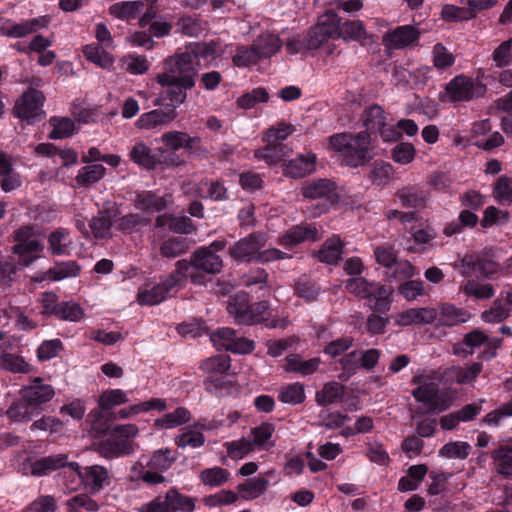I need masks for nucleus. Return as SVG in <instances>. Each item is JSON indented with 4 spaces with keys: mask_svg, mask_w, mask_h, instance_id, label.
<instances>
[{
    "mask_svg": "<svg viewBox=\"0 0 512 512\" xmlns=\"http://www.w3.org/2000/svg\"><path fill=\"white\" fill-rule=\"evenodd\" d=\"M195 500L180 494L176 489H170L165 496H158L144 505L141 512H193Z\"/></svg>",
    "mask_w": 512,
    "mask_h": 512,
    "instance_id": "nucleus-7",
    "label": "nucleus"
},
{
    "mask_svg": "<svg viewBox=\"0 0 512 512\" xmlns=\"http://www.w3.org/2000/svg\"><path fill=\"white\" fill-rule=\"evenodd\" d=\"M397 195L404 206L411 208L424 207L429 198L425 190L415 186L405 187Z\"/></svg>",
    "mask_w": 512,
    "mask_h": 512,
    "instance_id": "nucleus-36",
    "label": "nucleus"
},
{
    "mask_svg": "<svg viewBox=\"0 0 512 512\" xmlns=\"http://www.w3.org/2000/svg\"><path fill=\"white\" fill-rule=\"evenodd\" d=\"M494 196L501 203H512V177L501 176L497 179Z\"/></svg>",
    "mask_w": 512,
    "mask_h": 512,
    "instance_id": "nucleus-64",
    "label": "nucleus"
},
{
    "mask_svg": "<svg viewBox=\"0 0 512 512\" xmlns=\"http://www.w3.org/2000/svg\"><path fill=\"white\" fill-rule=\"evenodd\" d=\"M199 477L204 485L215 487L228 481L229 472L221 467H213L202 470Z\"/></svg>",
    "mask_w": 512,
    "mask_h": 512,
    "instance_id": "nucleus-56",
    "label": "nucleus"
},
{
    "mask_svg": "<svg viewBox=\"0 0 512 512\" xmlns=\"http://www.w3.org/2000/svg\"><path fill=\"white\" fill-rule=\"evenodd\" d=\"M44 101L45 97L41 91L30 88L16 100L13 113L21 120L33 122L44 116Z\"/></svg>",
    "mask_w": 512,
    "mask_h": 512,
    "instance_id": "nucleus-9",
    "label": "nucleus"
},
{
    "mask_svg": "<svg viewBox=\"0 0 512 512\" xmlns=\"http://www.w3.org/2000/svg\"><path fill=\"white\" fill-rule=\"evenodd\" d=\"M269 100V94L265 88L259 87L252 91L243 94L237 99V106L241 109H250L257 103L267 102Z\"/></svg>",
    "mask_w": 512,
    "mask_h": 512,
    "instance_id": "nucleus-60",
    "label": "nucleus"
},
{
    "mask_svg": "<svg viewBox=\"0 0 512 512\" xmlns=\"http://www.w3.org/2000/svg\"><path fill=\"white\" fill-rule=\"evenodd\" d=\"M512 312L510 304L505 296L497 298L493 301L491 307L481 314V319L486 323H499L507 319Z\"/></svg>",
    "mask_w": 512,
    "mask_h": 512,
    "instance_id": "nucleus-33",
    "label": "nucleus"
},
{
    "mask_svg": "<svg viewBox=\"0 0 512 512\" xmlns=\"http://www.w3.org/2000/svg\"><path fill=\"white\" fill-rule=\"evenodd\" d=\"M189 418L190 412L186 408L179 407L175 411L165 414L162 418L156 419L155 426L171 429L186 423Z\"/></svg>",
    "mask_w": 512,
    "mask_h": 512,
    "instance_id": "nucleus-47",
    "label": "nucleus"
},
{
    "mask_svg": "<svg viewBox=\"0 0 512 512\" xmlns=\"http://www.w3.org/2000/svg\"><path fill=\"white\" fill-rule=\"evenodd\" d=\"M341 34V21L333 10L326 11L319 16L318 22L308 32V48L318 49L329 39H339Z\"/></svg>",
    "mask_w": 512,
    "mask_h": 512,
    "instance_id": "nucleus-5",
    "label": "nucleus"
},
{
    "mask_svg": "<svg viewBox=\"0 0 512 512\" xmlns=\"http://www.w3.org/2000/svg\"><path fill=\"white\" fill-rule=\"evenodd\" d=\"M67 455L58 454L43 457L30 464L31 474L34 476H42L56 469L69 466Z\"/></svg>",
    "mask_w": 512,
    "mask_h": 512,
    "instance_id": "nucleus-31",
    "label": "nucleus"
},
{
    "mask_svg": "<svg viewBox=\"0 0 512 512\" xmlns=\"http://www.w3.org/2000/svg\"><path fill=\"white\" fill-rule=\"evenodd\" d=\"M441 17L447 22H460L473 19V13H471L469 7L447 4L442 8Z\"/></svg>",
    "mask_w": 512,
    "mask_h": 512,
    "instance_id": "nucleus-63",
    "label": "nucleus"
},
{
    "mask_svg": "<svg viewBox=\"0 0 512 512\" xmlns=\"http://www.w3.org/2000/svg\"><path fill=\"white\" fill-rule=\"evenodd\" d=\"M79 271L80 267L76 262H62L47 270L41 277L37 278V280L43 281L45 279H50L53 281H59L68 277H75L78 275Z\"/></svg>",
    "mask_w": 512,
    "mask_h": 512,
    "instance_id": "nucleus-38",
    "label": "nucleus"
},
{
    "mask_svg": "<svg viewBox=\"0 0 512 512\" xmlns=\"http://www.w3.org/2000/svg\"><path fill=\"white\" fill-rule=\"evenodd\" d=\"M119 215V209L114 202H105L103 208L98 211L97 215L92 217L89 227L93 237L97 239L111 237V228L114 220Z\"/></svg>",
    "mask_w": 512,
    "mask_h": 512,
    "instance_id": "nucleus-15",
    "label": "nucleus"
},
{
    "mask_svg": "<svg viewBox=\"0 0 512 512\" xmlns=\"http://www.w3.org/2000/svg\"><path fill=\"white\" fill-rule=\"evenodd\" d=\"M189 249V244L186 239L180 237H171L159 246V251L162 257L176 258L185 254Z\"/></svg>",
    "mask_w": 512,
    "mask_h": 512,
    "instance_id": "nucleus-42",
    "label": "nucleus"
},
{
    "mask_svg": "<svg viewBox=\"0 0 512 512\" xmlns=\"http://www.w3.org/2000/svg\"><path fill=\"white\" fill-rule=\"evenodd\" d=\"M156 80L167 90L158 95L154 105L166 108L143 113L136 121V127L142 130H152L171 123L177 117L176 107L186 99V90L195 84L194 72L184 66H170L167 71L158 74Z\"/></svg>",
    "mask_w": 512,
    "mask_h": 512,
    "instance_id": "nucleus-1",
    "label": "nucleus"
},
{
    "mask_svg": "<svg viewBox=\"0 0 512 512\" xmlns=\"http://www.w3.org/2000/svg\"><path fill=\"white\" fill-rule=\"evenodd\" d=\"M291 149L283 144L268 145L255 151V157L265 160L268 164H276L290 155Z\"/></svg>",
    "mask_w": 512,
    "mask_h": 512,
    "instance_id": "nucleus-40",
    "label": "nucleus"
},
{
    "mask_svg": "<svg viewBox=\"0 0 512 512\" xmlns=\"http://www.w3.org/2000/svg\"><path fill=\"white\" fill-rule=\"evenodd\" d=\"M497 473L512 477V448L501 447L492 453Z\"/></svg>",
    "mask_w": 512,
    "mask_h": 512,
    "instance_id": "nucleus-44",
    "label": "nucleus"
},
{
    "mask_svg": "<svg viewBox=\"0 0 512 512\" xmlns=\"http://www.w3.org/2000/svg\"><path fill=\"white\" fill-rule=\"evenodd\" d=\"M412 383L418 384L412 391V396L417 402L424 404L429 412L440 413L450 407L451 400L438 387L442 383L440 370H429L415 375Z\"/></svg>",
    "mask_w": 512,
    "mask_h": 512,
    "instance_id": "nucleus-2",
    "label": "nucleus"
},
{
    "mask_svg": "<svg viewBox=\"0 0 512 512\" xmlns=\"http://www.w3.org/2000/svg\"><path fill=\"white\" fill-rule=\"evenodd\" d=\"M315 163V154L300 155L296 159L284 163L283 172L285 175L293 178L304 177L315 170Z\"/></svg>",
    "mask_w": 512,
    "mask_h": 512,
    "instance_id": "nucleus-28",
    "label": "nucleus"
},
{
    "mask_svg": "<svg viewBox=\"0 0 512 512\" xmlns=\"http://www.w3.org/2000/svg\"><path fill=\"white\" fill-rule=\"evenodd\" d=\"M371 150V137L368 131L352 134L344 161L351 167L364 165L372 158Z\"/></svg>",
    "mask_w": 512,
    "mask_h": 512,
    "instance_id": "nucleus-12",
    "label": "nucleus"
},
{
    "mask_svg": "<svg viewBox=\"0 0 512 512\" xmlns=\"http://www.w3.org/2000/svg\"><path fill=\"white\" fill-rule=\"evenodd\" d=\"M393 292L392 287L382 284L379 286L372 296V299L375 300V303L371 306L373 313H387L390 311Z\"/></svg>",
    "mask_w": 512,
    "mask_h": 512,
    "instance_id": "nucleus-48",
    "label": "nucleus"
},
{
    "mask_svg": "<svg viewBox=\"0 0 512 512\" xmlns=\"http://www.w3.org/2000/svg\"><path fill=\"white\" fill-rule=\"evenodd\" d=\"M319 238L320 233L316 227L312 225H298L292 227L289 231L284 233L278 239V243L282 246L292 248L304 241H316Z\"/></svg>",
    "mask_w": 512,
    "mask_h": 512,
    "instance_id": "nucleus-25",
    "label": "nucleus"
},
{
    "mask_svg": "<svg viewBox=\"0 0 512 512\" xmlns=\"http://www.w3.org/2000/svg\"><path fill=\"white\" fill-rule=\"evenodd\" d=\"M143 6L144 4L140 1H123L112 5L110 12L114 16L122 19L136 18Z\"/></svg>",
    "mask_w": 512,
    "mask_h": 512,
    "instance_id": "nucleus-54",
    "label": "nucleus"
},
{
    "mask_svg": "<svg viewBox=\"0 0 512 512\" xmlns=\"http://www.w3.org/2000/svg\"><path fill=\"white\" fill-rule=\"evenodd\" d=\"M84 316L85 314L80 304L72 301L61 302L56 314L58 319L71 322H78Z\"/></svg>",
    "mask_w": 512,
    "mask_h": 512,
    "instance_id": "nucleus-58",
    "label": "nucleus"
},
{
    "mask_svg": "<svg viewBox=\"0 0 512 512\" xmlns=\"http://www.w3.org/2000/svg\"><path fill=\"white\" fill-rule=\"evenodd\" d=\"M97 452L104 458L113 459L133 452L131 440L119 438L110 432L109 436L97 445Z\"/></svg>",
    "mask_w": 512,
    "mask_h": 512,
    "instance_id": "nucleus-21",
    "label": "nucleus"
},
{
    "mask_svg": "<svg viewBox=\"0 0 512 512\" xmlns=\"http://www.w3.org/2000/svg\"><path fill=\"white\" fill-rule=\"evenodd\" d=\"M478 93L483 92L482 85L474 86L469 78L458 76L446 87V92L452 101H468Z\"/></svg>",
    "mask_w": 512,
    "mask_h": 512,
    "instance_id": "nucleus-23",
    "label": "nucleus"
},
{
    "mask_svg": "<svg viewBox=\"0 0 512 512\" xmlns=\"http://www.w3.org/2000/svg\"><path fill=\"white\" fill-rule=\"evenodd\" d=\"M344 395V386L338 382L332 381L326 383L322 390L316 393V401L319 405L326 406L341 401Z\"/></svg>",
    "mask_w": 512,
    "mask_h": 512,
    "instance_id": "nucleus-37",
    "label": "nucleus"
},
{
    "mask_svg": "<svg viewBox=\"0 0 512 512\" xmlns=\"http://www.w3.org/2000/svg\"><path fill=\"white\" fill-rule=\"evenodd\" d=\"M342 38L344 41L355 40L364 41L367 39V32L364 24L360 20H348L341 24V34L339 39Z\"/></svg>",
    "mask_w": 512,
    "mask_h": 512,
    "instance_id": "nucleus-45",
    "label": "nucleus"
},
{
    "mask_svg": "<svg viewBox=\"0 0 512 512\" xmlns=\"http://www.w3.org/2000/svg\"><path fill=\"white\" fill-rule=\"evenodd\" d=\"M53 130L49 137L51 139H62L70 137L75 130L74 121L70 118H57L54 117L50 120Z\"/></svg>",
    "mask_w": 512,
    "mask_h": 512,
    "instance_id": "nucleus-62",
    "label": "nucleus"
},
{
    "mask_svg": "<svg viewBox=\"0 0 512 512\" xmlns=\"http://www.w3.org/2000/svg\"><path fill=\"white\" fill-rule=\"evenodd\" d=\"M126 402H128L126 393L120 389L106 390L98 399L99 408L103 411Z\"/></svg>",
    "mask_w": 512,
    "mask_h": 512,
    "instance_id": "nucleus-57",
    "label": "nucleus"
},
{
    "mask_svg": "<svg viewBox=\"0 0 512 512\" xmlns=\"http://www.w3.org/2000/svg\"><path fill=\"white\" fill-rule=\"evenodd\" d=\"M294 131L295 127L293 125L281 122L266 131L264 141L268 145L282 144L281 142L287 139Z\"/></svg>",
    "mask_w": 512,
    "mask_h": 512,
    "instance_id": "nucleus-52",
    "label": "nucleus"
},
{
    "mask_svg": "<svg viewBox=\"0 0 512 512\" xmlns=\"http://www.w3.org/2000/svg\"><path fill=\"white\" fill-rule=\"evenodd\" d=\"M282 46L280 38L272 33L258 36L250 47L239 46L233 56V64H257L259 60L274 55Z\"/></svg>",
    "mask_w": 512,
    "mask_h": 512,
    "instance_id": "nucleus-3",
    "label": "nucleus"
},
{
    "mask_svg": "<svg viewBox=\"0 0 512 512\" xmlns=\"http://www.w3.org/2000/svg\"><path fill=\"white\" fill-rule=\"evenodd\" d=\"M176 270L172 272L162 283L144 285L138 293V301L141 305H156L166 299L168 292L181 283L180 273L187 269L185 262H176Z\"/></svg>",
    "mask_w": 512,
    "mask_h": 512,
    "instance_id": "nucleus-6",
    "label": "nucleus"
},
{
    "mask_svg": "<svg viewBox=\"0 0 512 512\" xmlns=\"http://www.w3.org/2000/svg\"><path fill=\"white\" fill-rule=\"evenodd\" d=\"M106 168L102 164H91L82 167L75 180L79 185L89 186L103 178Z\"/></svg>",
    "mask_w": 512,
    "mask_h": 512,
    "instance_id": "nucleus-43",
    "label": "nucleus"
},
{
    "mask_svg": "<svg viewBox=\"0 0 512 512\" xmlns=\"http://www.w3.org/2000/svg\"><path fill=\"white\" fill-rule=\"evenodd\" d=\"M279 400L286 404L297 405L304 401L305 390L300 383H292L281 389Z\"/></svg>",
    "mask_w": 512,
    "mask_h": 512,
    "instance_id": "nucleus-55",
    "label": "nucleus"
},
{
    "mask_svg": "<svg viewBox=\"0 0 512 512\" xmlns=\"http://www.w3.org/2000/svg\"><path fill=\"white\" fill-rule=\"evenodd\" d=\"M482 372V364L474 362L468 367L451 366L440 371L441 381L444 380L445 384H468L474 381Z\"/></svg>",
    "mask_w": 512,
    "mask_h": 512,
    "instance_id": "nucleus-19",
    "label": "nucleus"
},
{
    "mask_svg": "<svg viewBox=\"0 0 512 512\" xmlns=\"http://www.w3.org/2000/svg\"><path fill=\"white\" fill-rule=\"evenodd\" d=\"M217 52L218 44L214 41L193 42L186 45L183 50L178 49L175 59H166L164 64H198L199 58L214 56Z\"/></svg>",
    "mask_w": 512,
    "mask_h": 512,
    "instance_id": "nucleus-11",
    "label": "nucleus"
},
{
    "mask_svg": "<svg viewBox=\"0 0 512 512\" xmlns=\"http://www.w3.org/2000/svg\"><path fill=\"white\" fill-rule=\"evenodd\" d=\"M267 237L262 232H255L234 243L229 249L230 256L237 261H258L259 251L265 246Z\"/></svg>",
    "mask_w": 512,
    "mask_h": 512,
    "instance_id": "nucleus-10",
    "label": "nucleus"
},
{
    "mask_svg": "<svg viewBox=\"0 0 512 512\" xmlns=\"http://www.w3.org/2000/svg\"><path fill=\"white\" fill-rule=\"evenodd\" d=\"M433 309L435 312L434 323L436 322L437 326L454 327L468 322L471 318V314L467 310L450 303H442Z\"/></svg>",
    "mask_w": 512,
    "mask_h": 512,
    "instance_id": "nucleus-18",
    "label": "nucleus"
},
{
    "mask_svg": "<svg viewBox=\"0 0 512 512\" xmlns=\"http://www.w3.org/2000/svg\"><path fill=\"white\" fill-rule=\"evenodd\" d=\"M302 194L308 199H327L332 203L338 198L335 184L328 179H318L305 183L302 187Z\"/></svg>",
    "mask_w": 512,
    "mask_h": 512,
    "instance_id": "nucleus-24",
    "label": "nucleus"
},
{
    "mask_svg": "<svg viewBox=\"0 0 512 512\" xmlns=\"http://www.w3.org/2000/svg\"><path fill=\"white\" fill-rule=\"evenodd\" d=\"M69 467L77 472L92 493H98L105 486L110 484V473L107 468L101 465L88 466L83 473L80 471V466L76 462H70Z\"/></svg>",
    "mask_w": 512,
    "mask_h": 512,
    "instance_id": "nucleus-17",
    "label": "nucleus"
},
{
    "mask_svg": "<svg viewBox=\"0 0 512 512\" xmlns=\"http://www.w3.org/2000/svg\"><path fill=\"white\" fill-rule=\"evenodd\" d=\"M268 308L269 305L266 301L253 304L248 308L247 316L240 319V324L252 325L268 321V317L266 316Z\"/></svg>",
    "mask_w": 512,
    "mask_h": 512,
    "instance_id": "nucleus-61",
    "label": "nucleus"
},
{
    "mask_svg": "<svg viewBox=\"0 0 512 512\" xmlns=\"http://www.w3.org/2000/svg\"><path fill=\"white\" fill-rule=\"evenodd\" d=\"M381 284L378 282H370L364 277L349 278L345 282V288L348 293L359 299L372 300L373 294Z\"/></svg>",
    "mask_w": 512,
    "mask_h": 512,
    "instance_id": "nucleus-29",
    "label": "nucleus"
},
{
    "mask_svg": "<svg viewBox=\"0 0 512 512\" xmlns=\"http://www.w3.org/2000/svg\"><path fill=\"white\" fill-rule=\"evenodd\" d=\"M200 369L209 375L208 380L205 382L208 392L223 395L227 386L231 385L228 381H220L218 379L219 376L226 374L230 369L229 356L217 355L207 358L201 363Z\"/></svg>",
    "mask_w": 512,
    "mask_h": 512,
    "instance_id": "nucleus-8",
    "label": "nucleus"
},
{
    "mask_svg": "<svg viewBox=\"0 0 512 512\" xmlns=\"http://www.w3.org/2000/svg\"><path fill=\"white\" fill-rule=\"evenodd\" d=\"M83 54L86 60L92 64H112L114 61L111 54L98 43L85 45L83 47Z\"/></svg>",
    "mask_w": 512,
    "mask_h": 512,
    "instance_id": "nucleus-51",
    "label": "nucleus"
},
{
    "mask_svg": "<svg viewBox=\"0 0 512 512\" xmlns=\"http://www.w3.org/2000/svg\"><path fill=\"white\" fill-rule=\"evenodd\" d=\"M54 395V388L45 384L40 377H35L29 385L23 386L19 391V396L23 397L39 412L42 411V405L52 400Z\"/></svg>",
    "mask_w": 512,
    "mask_h": 512,
    "instance_id": "nucleus-16",
    "label": "nucleus"
},
{
    "mask_svg": "<svg viewBox=\"0 0 512 512\" xmlns=\"http://www.w3.org/2000/svg\"><path fill=\"white\" fill-rule=\"evenodd\" d=\"M362 120L367 130L377 131L387 121V116L379 105H371L366 108Z\"/></svg>",
    "mask_w": 512,
    "mask_h": 512,
    "instance_id": "nucleus-46",
    "label": "nucleus"
},
{
    "mask_svg": "<svg viewBox=\"0 0 512 512\" xmlns=\"http://www.w3.org/2000/svg\"><path fill=\"white\" fill-rule=\"evenodd\" d=\"M170 196H158L152 191L137 193L134 199V207L145 213H155L164 210Z\"/></svg>",
    "mask_w": 512,
    "mask_h": 512,
    "instance_id": "nucleus-26",
    "label": "nucleus"
},
{
    "mask_svg": "<svg viewBox=\"0 0 512 512\" xmlns=\"http://www.w3.org/2000/svg\"><path fill=\"white\" fill-rule=\"evenodd\" d=\"M178 262L187 264V269L180 273L181 280L184 279L185 273L190 269L201 270L207 274H217L223 267L222 259L211 248H200L191 255L190 261L179 260Z\"/></svg>",
    "mask_w": 512,
    "mask_h": 512,
    "instance_id": "nucleus-14",
    "label": "nucleus"
},
{
    "mask_svg": "<svg viewBox=\"0 0 512 512\" xmlns=\"http://www.w3.org/2000/svg\"><path fill=\"white\" fill-rule=\"evenodd\" d=\"M48 23V16H39L37 18L27 19L20 23L12 24L6 29V31L2 32V35L13 38L25 37L47 27Z\"/></svg>",
    "mask_w": 512,
    "mask_h": 512,
    "instance_id": "nucleus-27",
    "label": "nucleus"
},
{
    "mask_svg": "<svg viewBox=\"0 0 512 512\" xmlns=\"http://www.w3.org/2000/svg\"><path fill=\"white\" fill-rule=\"evenodd\" d=\"M8 347L6 343L0 346L3 350L0 354V368L11 373L27 374L31 372L32 366L23 357L7 352Z\"/></svg>",
    "mask_w": 512,
    "mask_h": 512,
    "instance_id": "nucleus-30",
    "label": "nucleus"
},
{
    "mask_svg": "<svg viewBox=\"0 0 512 512\" xmlns=\"http://www.w3.org/2000/svg\"><path fill=\"white\" fill-rule=\"evenodd\" d=\"M319 364V358L304 360L297 354H291L286 357L284 370L286 372H297L301 375H310L317 371Z\"/></svg>",
    "mask_w": 512,
    "mask_h": 512,
    "instance_id": "nucleus-35",
    "label": "nucleus"
},
{
    "mask_svg": "<svg viewBox=\"0 0 512 512\" xmlns=\"http://www.w3.org/2000/svg\"><path fill=\"white\" fill-rule=\"evenodd\" d=\"M462 289L467 296L478 300L491 299L495 295V289L492 284L479 283L474 280L467 281Z\"/></svg>",
    "mask_w": 512,
    "mask_h": 512,
    "instance_id": "nucleus-49",
    "label": "nucleus"
},
{
    "mask_svg": "<svg viewBox=\"0 0 512 512\" xmlns=\"http://www.w3.org/2000/svg\"><path fill=\"white\" fill-rule=\"evenodd\" d=\"M435 312L431 307L409 308L394 316L395 324L400 327L410 325H428L434 323Z\"/></svg>",
    "mask_w": 512,
    "mask_h": 512,
    "instance_id": "nucleus-22",
    "label": "nucleus"
},
{
    "mask_svg": "<svg viewBox=\"0 0 512 512\" xmlns=\"http://www.w3.org/2000/svg\"><path fill=\"white\" fill-rule=\"evenodd\" d=\"M130 159L137 165L152 170L160 163L152 150L143 141L137 142L129 152Z\"/></svg>",
    "mask_w": 512,
    "mask_h": 512,
    "instance_id": "nucleus-32",
    "label": "nucleus"
},
{
    "mask_svg": "<svg viewBox=\"0 0 512 512\" xmlns=\"http://www.w3.org/2000/svg\"><path fill=\"white\" fill-rule=\"evenodd\" d=\"M268 483L265 478H253L239 485L238 489L243 493V498L255 499L266 491Z\"/></svg>",
    "mask_w": 512,
    "mask_h": 512,
    "instance_id": "nucleus-53",
    "label": "nucleus"
},
{
    "mask_svg": "<svg viewBox=\"0 0 512 512\" xmlns=\"http://www.w3.org/2000/svg\"><path fill=\"white\" fill-rule=\"evenodd\" d=\"M14 241L16 244L12 251L18 257V264L23 267L30 266L38 258L35 253L43 249L36 231L31 226H23L16 230Z\"/></svg>",
    "mask_w": 512,
    "mask_h": 512,
    "instance_id": "nucleus-4",
    "label": "nucleus"
},
{
    "mask_svg": "<svg viewBox=\"0 0 512 512\" xmlns=\"http://www.w3.org/2000/svg\"><path fill=\"white\" fill-rule=\"evenodd\" d=\"M275 429L274 426L270 423H263L260 426L252 429V442L254 443V447L259 448H268L274 445L273 442L270 441Z\"/></svg>",
    "mask_w": 512,
    "mask_h": 512,
    "instance_id": "nucleus-59",
    "label": "nucleus"
},
{
    "mask_svg": "<svg viewBox=\"0 0 512 512\" xmlns=\"http://www.w3.org/2000/svg\"><path fill=\"white\" fill-rule=\"evenodd\" d=\"M175 460L176 456L169 448L159 449L153 453L147 466L151 470L164 472L171 467Z\"/></svg>",
    "mask_w": 512,
    "mask_h": 512,
    "instance_id": "nucleus-50",
    "label": "nucleus"
},
{
    "mask_svg": "<svg viewBox=\"0 0 512 512\" xmlns=\"http://www.w3.org/2000/svg\"><path fill=\"white\" fill-rule=\"evenodd\" d=\"M342 248L341 239L333 236L324 242L322 248L317 252V257L321 262L335 264L341 257Z\"/></svg>",
    "mask_w": 512,
    "mask_h": 512,
    "instance_id": "nucleus-39",
    "label": "nucleus"
},
{
    "mask_svg": "<svg viewBox=\"0 0 512 512\" xmlns=\"http://www.w3.org/2000/svg\"><path fill=\"white\" fill-rule=\"evenodd\" d=\"M420 32L412 25L398 26L386 33L383 42L388 48L402 49L417 42Z\"/></svg>",
    "mask_w": 512,
    "mask_h": 512,
    "instance_id": "nucleus-20",
    "label": "nucleus"
},
{
    "mask_svg": "<svg viewBox=\"0 0 512 512\" xmlns=\"http://www.w3.org/2000/svg\"><path fill=\"white\" fill-rule=\"evenodd\" d=\"M39 413L34 406L21 396L6 411L7 417L13 422H28Z\"/></svg>",
    "mask_w": 512,
    "mask_h": 512,
    "instance_id": "nucleus-34",
    "label": "nucleus"
},
{
    "mask_svg": "<svg viewBox=\"0 0 512 512\" xmlns=\"http://www.w3.org/2000/svg\"><path fill=\"white\" fill-rule=\"evenodd\" d=\"M214 346L233 353L245 354L254 350V341L244 337H237L231 328H221L210 336Z\"/></svg>",
    "mask_w": 512,
    "mask_h": 512,
    "instance_id": "nucleus-13",
    "label": "nucleus"
},
{
    "mask_svg": "<svg viewBox=\"0 0 512 512\" xmlns=\"http://www.w3.org/2000/svg\"><path fill=\"white\" fill-rule=\"evenodd\" d=\"M71 243L69 232L63 228L53 231L48 236L49 250L53 255L67 254Z\"/></svg>",
    "mask_w": 512,
    "mask_h": 512,
    "instance_id": "nucleus-41",
    "label": "nucleus"
}]
</instances>
